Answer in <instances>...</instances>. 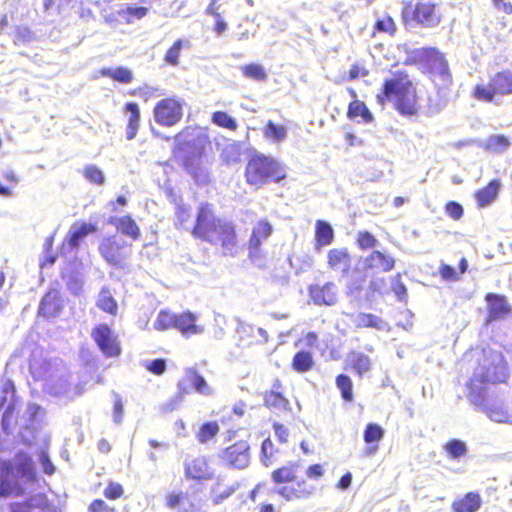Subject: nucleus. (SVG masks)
Wrapping results in <instances>:
<instances>
[{
	"instance_id": "1",
	"label": "nucleus",
	"mask_w": 512,
	"mask_h": 512,
	"mask_svg": "<svg viewBox=\"0 0 512 512\" xmlns=\"http://www.w3.org/2000/svg\"><path fill=\"white\" fill-rule=\"evenodd\" d=\"M175 143V154L185 171L198 183L208 182V162L204 156L208 137L199 129H185L175 136Z\"/></svg>"
},
{
	"instance_id": "2",
	"label": "nucleus",
	"mask_w": 512,
	"mask_h": 512,
	"mask_svg": "<svg viewBox=\"0 0 512 512\" xmlns=\"http://www.w3.org/2000/svg\"><path fill=\"white\" fill-rule=\"evenodd\" d=\"M192 234L211 244H220L225 255H233L235 252L236 233L233 224L216 218L209 204L200 206Z\"/></svg>"
},
{
	"instance_id": "3",
	"label": "nucleus",
	"mask_w": 512,
	"mask_h": 512,
	"mask_svg": "<svg viewBox=\"0 0 512 512\" xmlns=\"http://www.w3.org/2000/svg\"><path fill=\"white\" fill-rule=\"evenodd\" d=\"M507 377V366L502 354L492 349H483V357L471 379L469 393L471 402L480 406L484 401L482 389L477 386V382L480 384L502 383L506 381Z\"/></svg>"
},
{
	"instance_id": "4",
	"label": "nucleus",
	"mask_w": 512,
	"mask_h": 512,
	"mask_svg": "<svg viewBox=\"0 0 512 512\" xmlns=\"http://www.w3.org/2000/svg\"><path fill=\"white\" fill-rule=\"evenodd\" d=\"M35 476L33 461L25 452L19 451L12 461L0 462V497L19 495V480L33 481Z\"/></svg>"
},
{
	"instance_id": "5",
	"label": "nucleus",
	"mask_w": 512,
	"mask_h": 512,
	"mask_svg": "<svg viewBox=\"0 0 512 512\" xmlns=\"http://www.w3.org/2000/svg\"><path fill=\"white\" fill-rule=\"evenodd\" d=\"M380 101H390L397 111L405 116H412L418 112V102L415 87L407 74L395 73L387 79L383 85L382 95H378Z\"/></svg>"
},
{
	"instance_id": "6",
	"label": "nucleus",
	"mask_w": 512,
	"mask_h": 512,
	"mask_svg": "<svg viewBox=\"0 0 512 512\" xmlns=\"http://www.w3.org/2000/svg\"><path fill=\"white\" fill-rule=\"evenodd\" d=\"M285 176L284 167L269 156L254 155L246 166L247 182L251 185L260 186L268 180L279 182Z\"/></svg>"
},
{
	"instance_id": "7",
	"label": "nucleus",
	"mask_w": 512,
	"mask_h": 512,
	"mask_svg": "<svg viewBox=\"0 0 512 512\" xmlns=\"http://www.w3.org/2000/svg\"><path fill=\"white\" fill-rule=\"evenodd\" d=\"M405 24L411 28H434L441 22V13L430 1L417 0L407 3L402 10Z\"/></svg>"
},
{
	"instance_id": "8",
	"label": "nucleus",
	"mask_w": 512,
	"mask_h": 512,
	"mask_svg": "<svg viewBox=\"0 0 512 512\" xmlns=\"http://www.w3.org/2000/svg\"><path fill=\"white\" fill-rule=\"evenodd\" d=\"M34 376L45 382V389L52 395L66 394L70 388L68 376L63 367L56 361H44L39 367L30 366Z\"/></svg>"
},
{
	"instance_id": "9",
	"label": "nucleus",
	"mask_w": 512,
	"mask_h": 512,
	"mask_svg": "<svg viewBox=\"0 0 512 512\" xmlns=\"http://www.w3.org/2000/svg\"><path fill=\"white\" fill-rule=\"evenodd\" d=\"M512 94V72L509 70L495 74L488 84H478L473 96L477 100L496 102V97Z\"/></svg>"
},
{
	"instance_id": "10",
	"label": "nucleus",
	"mask_w": 512,
	"mask_h": 512,
	"mask_svg": "<svg viewBox=\"0 0 512 512\" xmlns=\"http://www.w3.org/2000/svg\"><path fill=\"white\" fill-rule=\"evenodd\" d=\"M98 249L108 264L119 268L125 267L131 255L128 243L118 236L104 237Z\"/></svg>"
},
{
	"instance_id": "11",
	"label": "nucleus",
	"mask_w": 512,
	"mask_h": 512,
	"mask_svg": "<svg viewBox=\"0 0 512 512\" xmlns=\"http://www.w3.org/2000/svg\"><path fill=\"white\" fill-rule=\"evenodd\" d=\"M91 337L106 357H117L121 353L117 334L107 325L99 324L93 328Z\"/></svg>"
},
{
	"instance_id": "12",
	"label": "nucleus",
	"mask_w": 512,
	"mask_h": 512,
	"mask_svg": "<svg viewBox=\"0 0 512 512\" xmlns=\"http://www.w3.org/2000/svg\"><path fill=\"white\" fill-rule=\"evenodd\" d=\"M155 121L164 126H173L182 118V103L176 99L161 100L154 109Z\"/></svg>"
},
{
	"instance_id": "13",
	"label": "nucleus",
	"mask_w": 512,
	"mask_h": 512,
	"mask_svg": "<svg viewBox=\"0 0 512 512\" xmlns=\"http://www.w3.org/2000/svg\"><path fill=\"white\" fill-rule=\"evenodd\" d=\"M249 449L246 441L237 442L223 451L222 459L231 467L244 469L250 462Z\"/></svg>"
},
{
	"instance_id": "14",
	"label": "nucleus",
	"mask_w": 512,
	"mask_h": 512,
	"mask_svg": "<svg viewBox=\"0 0 512 512\" xmlns=\"http://www.w3.org/2000/svg\"><path fill=\"white\" fill-rule=\"evenodd\" d=\"M431 76L434 84L442 90L448 89L452 84V76L449 71L448 63L443 55L433 51L431 63Z\"/></svg>"
},
{
	"instance_id": "15",
	"label": "nucleus",
	"mask_w": 512,
	"mask_h": 512,
	"mask_svg": "<svg viewBox=\"0 0 512 512\" xmlns=\"http://www.w3.org/2000/svg\"><path fill=\"white\" fill-rule=\"evenodd\" d=\"M191 388L203 395L211 394V389L206 380L192 368L187 369L183 379L178 382V390L180 394L189 393Z\"/></svg>"
},
{
	"instance_id": "16",
	"label": "nucleus",
	"mask_w": 512,
	"mask_h": 512,
	"mask_svg": "<svg viewBox=\"0 0 512 512\" xmlns=\"http://www.w3.org/2000/svg\"><path fill=\"white\" fill-rule=\"evenodd\" d=\"M185 474L195 480L211 479L214 472L205 457L199 456L185 463Z\"/></svg>"
},
{
	"instance_id": "17",
	"label": "nucleus",
	"mask_w": 512,
	"mask_h": 512,
	"mask_svg": "<svg viewBox=\"0 0 512 512\" xmlns=\"http://www.w3.org/2000/svg\"><path fill=\"white\" fill-rule=\"evenodd\" d=\"M272 231L271 224L266 220H260L256 223L249 240L250 257L253 258L258 254L261 244L270 237Z\"/></svg>"
},
{
	"instance_id": "18",
	"label": "nucleus",
	"mask_w": 512,
	"mask_h": 512,
	"mask_svg": "<svg viewBox=\"0 0 512 512\" xmlns=\"http://www.w3.org/2000/svg\"><path fill=\"white\" fill-rule=\"evenodd\" d=\"M15 387L12 381L7 380L0 391V410L4 409L2 416L3 428L6 429L14 409Z\"/></svg>"
},
{
	"instance_id": "19",
	"label": "nucleus",
	"mask_w": 512,
	"mask_h": 512,
	"mask_svg": "<svg viewBox=\"0 0 512 512\" xmlns=\"http://www.w3.org/2000/svg\"><path fill=\"white\" fill-rule=\"evenodd\" d=\"M310 296L316 305L332 306L337 302V287L334 283L310 288Z\"/></svg>"
},
{
	"instance_id": "20",
	"label": "nucleus",
	"mask_w": 512,
	"mask_h": 512,
	"mask_svg": "<svg viewBox=\"0 0 512 512\" xmlns=\"http://www.w3.org/2000/svg\"><path fill=\"white\" fill-rule=\"evenodd\" d=\"M362 264L365 270L388 272L393 269L395 260L390 255L375 250L363 259Z\"/></svg>"
},
{
	"instance_id": "21",
	"label": "nucleus",
	"mask_w": 512,
	"mask_h": 512,
	"mask_svg": "<svg viewBox=\"0 0 512 512\" xmlns=\"http://www.w3.org/2000/svg\"><path fill=\"white\" fill-rule=\"evenodd\" d=\"M485 413L494 422L512 424V402L496 401L485 406Z\"/></svg>"
},
{
	"instance_id": "22",
	"label": "nucleus",
	"mask_w": 512,
	"mask_h": 512,
	"mask_svg": "<svg viewBox=\"0 0 512 512\" xmlns=\"http://www.w3.org/2000/svg\"><path fill=\"white\" fill-rule=\"evenodd\" d=\"M196 321L197 315L191 312H185L183 314L176 315L175 328L186 337L202 334L204 332V327L197 325Z\"/></svg>"
},
{
	"instance_id": "23",
	"label": "nucleus",
	"mask_w": 512,
	"mask_h": 512,
	"mask_svg": "<svg viewBox=\"0 0 512 512\" xmlns=\"http://www.w3.org/2000/svg\"><path fill=\"white\" fill-rule=\"evenodd\" d=\"M62 309V301L57 290L48 291L42 298L39 306V315L44 317H55Z\"/></svg>"
},
{
	"instance_id": "24",
	"label": "nucleus",
	"mask_w": 512,
	"mask_h": 512,
	"mask_svg": "<svg viewBox=\"0 0 512 512\" xmlns=\"http://www.w3.org/2000/svg\"><path fill=\"white\" fill-rule=\"evenodd\" d=\"M489 304L488 321H495L510 313L511 308L504 296L489 293L486 296Z\"/></svg>"
},
{
	"instance_id": "25",
	"label": "nucleus",
	"mask_w": 512,
	"mask_h": 512,
	"mask_svg": "<svg viewBox=\"0 0 512 512\" xmlns=\"http://www.w3.org/2000/svg\"><path fill=\"white\" fill-rule=\"evenodd\" d=\"M46 505L47 499L38 494L31 497L27 502L9 504L3 509V512H45Z\"/></svg>"
},
{
	"instance_id": "26",
	"label": "nucleus",
	"mask_w": 512,
	"mask_h": 512,
	"mask_svg": "<svg viewBox=\"0 0 512 512\" xmlns=\"http://www.w3.org/2000/svg\"><path fill=\"white\" fill-rule=\"evenodd\" d=\"M96 231V226L91 223H74L68 233L67 244L71 249H76L80 242L90 233Z\"/></svg>"
},
{
	"instance_id": "27",
	"label": "nucleus",
	"mask_w": 512,
	"mask_h": 512,
	"mask_svg": "<svg viewBox=\"0 0 512 512\" xmlns=\"http://www.w3.org/2000/svg\"><path fill=\"white\" fill-rule=\"evenodd\" d=\"M384 429L378 424L369 423L363 434L364 441L370 444L366 450L367 455H374L378 450L377 443L380 442L384 437Z\"/></svg>"
},
{
	"instance_id": "28",
	"label": "nucleus",
	"mask_w": 512,
	"mask_h": 512,
	"mask_svg": "<svg viewBox=\"0 0 512 512\" xmlns=\"http://www.w3.org/2000/svg\"><path fill=\"white\" fill-rule=\"evenodd\" d=\"M350 262V256L346 249H332L328 253V264L333 270L347 273Z\"/></svg>"
},
{
	"instance_id": "29",
	"label": "nucleus",
	"mask_w": 512,
	"mask_h": 512,
	"mask_svg": "<svg viewBox=\"0 0 512 512\" xmlns=\"http://www.w3.org/2000/svg\"><path fill=\"white\" fill-rule=\"evenodd\" d=\"M353 323L358 328H375L380 331H384L388 329V324L381 319L380 317L368 314V313H358L353 318Z\"/></svg>"
},
{
	"instance_id": "30",
	"label": "nucleus",
	"mask_w": 512,
	"mask_h": 512,
	"mask_svg": "<svg viewBox=\"0 0 512 512\" xmlns=\"http://www.w3.org/2000/svg\"><path fill=\"white\" fill-rule=\"evenodd\" d=\"M167 506L172 509H178L180 512H200V509L195 506L187 494H174L171 493L167 496Z\"/></svg>"
},
{
	"instance_id": "31",
	"label": "nucleus",
	"mask_w": 512,
	"mask_h": 512,
	"mask_svg": "<svg viewBox=\"0 0 512 512\" xmlns=\"http://www.w3.org/2000/svg\"><path fill=\"white\" fill-rule=\"evenodd\" d=\"M481 506L479 494L469 492L464 498L455 501L452 505L454 512H476Z\"/></svg>"
},
{
	"instance_id": "32",
	"label": "nucleus",
	"mask_w": 512,
	"mask_h": 512,
	"mask_svg": "<svg viewBox=\"0 0 512 512\" xmlns=\"http://www.w3.org/2000/svg\"><path fill=\"white\" fill-rule=\"evenodd\" d=\"M111 222L122 234L129 236L134 240L138 239L140 235V229L130 216L114 218Z\"/></svg>"
},
{
	"instance_id": "33",
	"label": "nucleus",
	"mask_w": 512,
	"mask_h": 512,
	"mask_svg": "<svg viewBox=\"0 0 512 512\" xmlns=\"http://www.w3.org/2000/svg\"><path fill=\"white\" fill-rule=\"evenodd\" d=\"M126 112L128 113V124L126 129V138L128 140H132L138 131L139 121H140V112L139 107L136 103L129 102L125 107Z\"/></svg>"
},
{
	"instance_id": "34",
	"label": "nucleus",
	"mask_w": 512,
	"mask_h": 512,
	"mask_svg": "<svg viewBox=\"0 0 512 512\" xmlns=\"http://www.w3.org/2000/svg\"><path fill=\"white\" fill-rule=\"evenodd\" d=\"M500 190V182L492 180L485 188L476 193V199L479 206L490 205L497 197Z\"/></svg>"
},
{
	"instance_id": "35",
	"label": "nucleus",
	"mask_w": 512,
	"mask_h": 512,
	"mask_svg": "<svg viewBox=\"0 0 512 512\" xmlns=\"http://www.w3.org/2000/svg\"><path fill=\"white\" fill-rule=\"evenodd\" d=\"M264 401L265 405L275 412H283L289 409V401L274 389L266 393Z\"/></svg>"
},
{
	"instance_id": "36",
	"label": "nucleus",
	"mask_w": 512,
	"mask_h": 512,
	"mask_svg": "<svg viewBox=\"0 0 512 512\" xmlns=\"http://www.w3.org/2000/svg\"><path fill=\"white\" fill-rule=\"evenodd\" d=\"M509 146L510 141L504 135H491L483 144V147L492 153H503L509 148Z\"/></svg>"
},
{
	"instance_id": "37",
	"label": "nucleus",
	"mask_w": 512,
	"mask_h": 512,
	"mask_svg": "<svg viewBox=\"0 0 512 512\" xmlns=\"http://www.w3.org/2000/svg\"><path fill=\"white\" fill-rule=\"evenodd\" d=\"M101 75L110 77L115 81L128 84L133 79L132 72L125 67H117V68H103L101 70Z\"/></svg>"
},
{
	"instance_id": "38",
	"label": "nucleus",
	"mask_w": 512,
	"mask_h": 512,
	"mask_svg": "<svg viewBox=\"0 0 512 512\" xmlns=\"http://www.w3.org/2000/svg\"><path fill=\"white\" fill-rule=\"evenodd\" d=\"M313 363V358L310 352L299 351L293 358L292 367L295 371L302 373L310 370Z\"/></svg>"
},
{
	"instance_id": "39",
	"label": "nucleus",
	"mask_w": 512,
	"mask_h": 512,
	"mask_svg": "<svg viewBox=\"0 0 512 512\" xmlns=\"http://www.w3.org/2000/svg\"><path fill=\"white\" fill-rule=\"evenodd\" d=\"M148 9L145 7L127 6L118 10L120 18L127 23H133L134 20L142 19L147 15Z\"/></svg>"
},
{
	"instance_id": "40",
	"label": "nucleus",
	"mask_w": 512,
	"mask_h": 512,
	"mask_svg": "<svg viewBox=\"0 0 512 512\" xmlns=\"http://www.w3.org/2000/svg\"><path fill=\"white\" fill-rule=\"evenodd\" d=\"M264 136L274 142L284 141L287 137V129L282 125H276L269 120L264 129Z\"/></svg>"
},
{
	"instance_id": "41",
	"label": "nucleus",
	"mask_w": 512,
	"mask_h": 512,
	"mask_svg": "<svg viewBox=\"0 0 512 512\" xmlns=\"http://www.w3.org/2000/svg\"><path fill=\"white\" fill-rule=\"evenodd\" d=\"M333 236L331 225L325 221L318 220L316 223V238L319 245H329L333 240Z\"/></svg>"
},
{
	"instance_id": "42",
	"label": "nucleus",
	"mask_w": 512,
	"mask_h": 512,
	"mask_svg": "<svg viewBox=\"0 0 512 512\" xmlns=\"http://www.w3.org/2000/svg\"><path fill=\"white\" fill-rule=\"evenodd\" d=\"M97 307L112 315L117 312V303L111 296L110 292L106 289H102L99 293Z\"/></svg>"
},
{
	"instance_id": "43",
	"label": "nucleus",
	"mask_w": 512,
	"mask_h": 512,
	"mask_svg": "<svg viewBox=\"0 0 512 512\" xmlns=\"http://www.w3.org/2000/svg\"><path fill=\"white\" fill-rule=\"evenodd\" d=\"M348 116L350 118L361 117L365 122H371L373 115L363 102L354 101L349 105Z\"/></svg>"
},
{
	"instance_id": "44",
	"label": "nucleus",
	"mask_w": 512,
	"mask_h": 512,
	"mask_svg": "<svg viewBox=\"0 0 512 512\" xmlns=\"http://www.w3.org/2000/svg\"><path fill=\"white\" fill-rule=\"evenodd\" d=\"M241 71L246 78L253 79L255 81H265L267 79V73L264 67L260 64H248L241 67Z\"/></svg>"
},
{
	"instance_id": "45",
	"label": "nucleus",
	"mask_w": 512,
	"mask_h": 512,
	"mask_svg": "<svg viewBox=\"0 0 512 512\" xmlns=\"http://www.w3.org/2000/svg\"><path fill=\"white\" fill-rule=\"evenodd\" d=\"M296 466H284L272 473V479L275 483H285L294 481L296 478Z\"/></svg>"
},
{
	"instance_id": "46",
	"label": "nucleus",
	"mask_w": 512,
	"mask_h": 512,
	"mask_svg": "<svg viewBox=\"0 0 512 512\" xmlns=\"http://www.w3.org/2000/svg\"><path fill=\"white\" fill-rule=\"evenodd\" d=\"M278 494L281 495L288 501L293 499L307 498L313 493V489H295L293 487H281L277 490Z\"/></svg>"
},
{
	"instance_id": "47",
	"label": "nucleus",
	"mask_w": 512,
	"mask_h": 512,
	"mask_svg": "<svg viewBox=\"0 0 512 512\" xmlns=\"http://www.w3.org/2000/svg\"><path fill=\"white\" fill-rule=\"evenodd\" d=\"M176 315L166 311H160L153 326L154 329L163 331L169 328H175Z\"/></svg>"
},
{
	"instance_id": "48",
	"label": "nucleus",
	"mask_w": 512,
	"mask_h": 512,
	"mask_svg": "<svg viewBox=\"0 0 512 512\" xmlns=\"http://www.w3.org/2000/svg\"><path fill=\"white\" fill-rule=\"evenodd\" d=\"M212 122L219 127L227 128L230 130L237 129V122L231 116L223 111H216L212 114Z\"/></svg>"
},
{
	"instance_id": "49",
	"label": "nucleus",
	"mask_w": 512,
	"mask_h": 512,
	"mask_svg": "<svg viewBox=\"0 0 512 512\" xmlns=\"http://www.w3.org/2000/svg\"><path fill=\"white\" fill-rule=\"evenodd\" d=\"M351 361L353 368L360 376L368 372L371 368L370 358L363 353H354Z\"/></svg>"
},
{
	"instance_id": "50",
	"label": "nucleus",
	"mask_w": 512,
	"mask_h": 512,
	"mask_svg": "<svg viewBox=\"0 0 512 512\" xmlns=\"http://www.w3.org/2000/svg\"><path fill=\"white\" fill-rule=\"evenodd\" d=\"M445 450L448 453V455L453 459L463 457L467 453L466 444L458 439H453L449 441L445 445Z\"/></svg>"
},
{
	"instance_id": "51",
	"label": "nucleus",
	"mask_w": 512,
	"mask_h": 512,
	"mask_svg": "<svg viewBox=\"0 0 512 512\" xmlns=\"http://www.w3.org/2000/svg\"><path fill=\"white\" fill-rule=\"evenodd\" d=\"M219 431V426L216 422L204 423L199 432L197 433V439L200 443H206L212 439Z\"/></svg>"
},
{
	"instance_id": "52",
	"label": "nucleus",
	"mask_w": 512,
	"mask_h": 512,
	"mask_svg": "<svg viewBox=\"0 0 512 512\" xmlns=\"http://www.w3.org/2000/svg\"><path fill=\"white\" fill-rule=\"evenodd\" d=\"M336 384L341 391L343 399L346 401H352L353 391L351 379L347 375L341 374L337 377Z\"/></svg>"
},
{
	"instance_id": "53",
	"label": "nucleus",
	"mask_w": 512,
	"mask_h": 512,
	"mask_svg": "<svg viewBox=\"0 0 512 512\" xmlns=\"http://www.w3.org/2000/svg\"><path fill=\"white\" fill-rule=\"evenodd\" d=\"M185 44L189 45V41H185ZM183 45V40L178 39L177 41H175L174 44L170 47V49L167 51L165 55V61L173 66L178 65Z\"/></svg>"
},
{
	"instance_id": "54",
	"label": "nucleus",
	"mask_w": 512,
	"mask_h": 512,
	"mask_svg": "<svg viewBox=\"0 0 512 512\" xmlns=\"http://www.w3.org/2000/svg\"><path fill=\"white\" fill-rule=\"evenodd\" d=\"M84 177L91 183L98 185L103 184L105 181L102 170L95 165H88L84 168Z\"/></svg>"
},
{
	"instance_id": "55",
	"label": "nucleus",
	"mask_w": 512,
	"mask_h": 512,
	"mask_svg": "<svg viewBox=\"0 0 512 512\" xmlns=\"http://www.w3.org/2000/svg\"><path fill=\"white\" fill-rule=\"evenodd\" d=\"M190 218H191L190 209L185 205L178 204L176 206V211H175V218H174L175 225L179 228H185L186 223L189 222Z\"/></svg>"
},
{
	"instance_id": "56",
	"label": "nucleus",
	"mask_w": 512,
	"mask_h": 512,
	"mask_svg": "<svg viewBox=\"0 0 512 512\" xmlns=\"http://www.w3.org/2000/svg\"><path fill=\"white\" fill-rule=\"evenodd\" d=\"M67 289L74 295H80L83 287V280L78 274H69L67 276Z\"/></svg>"
},
{
	"instance_id": "57",
	"label": "nucleus",
	"mask_w": 512,
	"mask_h": 512,
	"mask_svg": "<svg viewBox=\"0 0 512 512\" xmlns=\"http://www.w3.org/2000/svg\"><path fill=\"white\" fill-rule=\"evenodd\" d=\"M27 413L32 425H34V423L40 422L45 415L44 409L37 404H29L27 407Z\"/></svg>"
},
{
	"instance_id": "58",
	"label": "nucleus",
	"mask_w": 512,
	"mask_h": 512,
	"mask_svg": "<svg viewBox=\"0 0 512 512\" xmlns=\"http://www.w3.org/2000/svg\"><path fill=\"white\" fill-rule=\"evenodd\" d=\"M261 454H262L261 461H262L263 465L268 467L271 464L270 457L273 454V443L269 438L265 439L262 442Z\"/></svg>"
},
{
	"instance_id": "59",
	"label": "nucleus",
	"mask_w": 512,
	"mask_h": 512,
	"mask_svg": "<svg viewBox=\"0 0 512 512\" xmlns=\"http://www.w3.org/2000/svg\"><path fill=\"white\" fill-rule=\"evenodd\" d=\"M358 243L361 248L368 249L376 247L378 240L369 232H360L358 235Z\"/></svg>"
},
{
	"instance_id": "60",
	"label": "nucleus",
	"mask_w": 512,
	"mask_h": 512,
	"mask_svg": "<svg viewBox=\"0 0 512 512\" xmlns=\"http://www.w3.org/2000/svg\"><path fill=\"white\" fill-rule=\"evenodd\" d=\"M375 29L380 32H387L393 34L396 31V25L391 17L377 20Z\"/></svg>"
},
{
	"instance_id": "61",
	"label": "nucleus",
	"mask_w": 512,
	"mask_h": 512,
	"mask_svg": "<svg viewBox=\"0 0 512 512\" xmlns=\"http://www.w3.org/2000/svg\"><path fill=\"white\" fill-rule=\"evenodd\" d=\"M446 213L454 220H458L463 215L462 206L454 201L448 202L445 207Z\"/></svg>"
},
{
	"instance_id": "62",
	"label": "nucleus",
	"mask_w": 512,
	"mask_h": 512,
	"mask_svg": "<svg viewBox=\"0 0 512 512\" xmlns=\"http://www.w3.org/2000/svg\"><path fill=\"white\" fill-rule=\"evenodd\" d=\"M39 462L45 474L52 475L55 471V467L50 461L48 454L45 451H41L39 454Z\"/></svg>"
},
{
	"instance_id": "63",
	"label": "nucleus",
	"mask_w": 512,
	"mask_h": 512,
	"mask_svg": "<svg viewBox=\"0 0 512 512\" xmlns=\"http://www.w3.org/2000/svg\"><path fill=\"white\" fill-rule=\"evenodd\" d=\"M122 493L123 488L118 483H110L104 491V495L109 499H117L122 495Z\"/></svg>"
},
{
	"instance_id": "64",
	"label": "nucleus",
	"mask_w": 512,
	"mask_h": 512,
	"mask_svg": "<svg viewBox=\"0 0 512 512\" xmlns=\"http://www.w3.org/2000/svg\"><path fill=\"white\" fill-rule=\"evenodd\" d=\"M113 509L110 508L103 500L96 499L94 500L89 508L88 512H112Z\"/></svg>"
}]
</instances>
